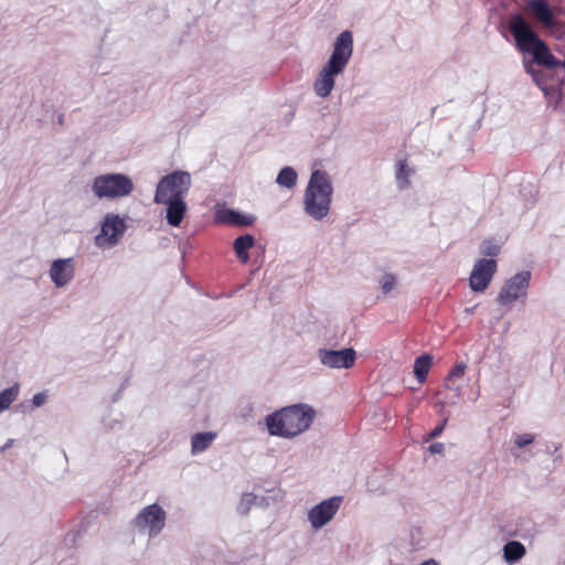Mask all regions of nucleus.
Wrapping results in <instances>:
<instances>
[{"label": "nucleus", "mask_w": 565, "mask_h": 565, "mask_svg": "<svg viewBox=\"0 0 565 565\" xmlns=\"http://www.w3.org/2000/svg\"><path fill=\"white\" fill-rule=\"evenodd\" d=\"M315 417L316 412L312 407L295 404L268 415L266 425L270 435L292 438L307 430Z\"/></svg>", "instance_id": "1"}, {"label": "nucleus", "mask_w": 565, "mask_h": 565, "mask_svg": "<svg viewBox=\"0 0 565 565\" xmlns=\"http://www.w3.org/2000/svg\"><path fill=\"white\" fill-rule=\"evenodd\" d=\"M353 52V38L350 31H343L337 38L330 60L320 71L315 84V93L319 97H328L333 87L334 78L343 72Z\"/></svg>", "instance_id": "2"}, {"label": "nucleus", "mask_w": 565, "mask_h": 565, "mask_svg": "<svg viewBox=\"0 0 565 565\" xmlns=\"http://www.w3.org/2000/svg\"><path fill=\"white\" fill-rule=\"evenodd\" d=\"M509 29L519 50L521 52L532 53L537 64L544 65L547 68L561 66L562 61L557 60L551 53L544 41L537 36L529 22L521 14L511 17Z\"/></svg>", "instance_id": "3"}, {"label": "nucleus", "mask_w": 565, "mask_h": 565, "mask_svg": "<svg viewBox=\"0 0 565 565\" xmlns=\"http://www.w3.org/2000/svg\"><path fill=\"white\" fill-rule=\"evenodd\" d=\"M332 193L333 188L329 174L320 170L313 171L305 191L306 213L318 221L324 218L330 212Z\"/></svg>", "instance_id": "4"}, {"label": "nucleus", "mask_w": 565, "mask_h": 565, "mask_svg": "<svg viewBox=\"0 0 565 565\" xmlns=\"http://www.w3.org/2000/svg\"><path fill=\"white\" fill-rule=\"evenodd\" d=\"M192 179L186 171H173L164 175L157 184L154 202H170L173 200H185Z\"/></svg>", "instance_id": "5"}, {"label": "nucleus", "mask_w": 565, "mask_h": 565, "mask_svg": "<svg viewBox=\"0 0 565 565\" xmlns=\"http://www.w3.org/2000/svg\"><path fill=\"white\" fill-rule=\"evenodd\" d=\"M132 180L122 173H106L95 178L93 192L99 199H118L128 196L134 191Z\"/></svg>", "instance_id": "6"}, {"label": "nucleus", "mask_w": 565, "mask_h": 565, "mask_svg": "<svg viewBox=\"0 0 565 565\" xmlns=\"http://www.w3.org/2000/svg\"><path fill=\"white\" fill-rule=\"evenodd\" d=\"M166 512L157 503L143 508L135 519L136 527L140 530L148 529L149 535L154 536L159 534L166 524Z\"/></svg>", "instance_id": "7"}, {"label": "nucleus", "mask_w": 565, "mask_h": 565, "mask_svg": "<svg viewBox=\"0 0 565 565\" xmlns=\"http://www.w3.org/2000/svg\"><path fill=\"white\" fill-rule=\"evenodd\" d=\"M530 279V271H521L511 277L504 284L498 296L499 303L502 306H508L513 303L520 297H524L529 288Z\"/></svg>", "instance_id": "8"}, {"label": "nucleus", "mask_w": 565, "mask_h": 565, "mask_svg": "<svg viewBox=\"0 0 565 565\" xmlns=\"http://www.w3.org/2000/svg\"><path fill=\"white\" fill-rule=\"evenodd\" d=\"M497 271L494 259H479L470 274L469 285L473 291L481 292L487 289Z\"/></svg>", "instance_id": "9"}, {"label": "nucleus", "mask_w": 565, "mask_h": 565, "mask_svg": "<svg viewBox=\"0 0 565 565\" xmlns=\"http://www.w3.org/2000/svg\"><path fill=\"white\" fill-rule=\"evenodd\" d=\"M342 503V497H332L315 505L308 513V519L315 529H320L330 522Z\"/></svg>", "instance_id": "10"}, {"label": "nucleus", "mask_w": 565, "mask_h": 565, "mask_svg": "<svg viewBox=\"0 0 565 565\" xmlns=\"http://www.w3.org/2000/svg\"><path fill=\"white\" fill-rule=\"evenodd\" d=\"M126 224L122 218L115 214L106 215L100 234L96 236V245L99 247L115 245L119 237L122 236Z\"/></svg>", "instance_id": "11"}, {"label": "nucleus", "mask_w": 565, "mask_h": 565, "mask_svg": "<svg viewBox=\"0 0 565 565\" xmlns=\"http://www.w3.org/2000/svg\"><path fill=\"white\" fill-rule=\"evenodd\" d=\"M319 358L322 364L333 369H350L354 365L356 353L354 349L320 350Z\"/></svg>", "instance_id": "12"}, {"label": "nucleus", "mask_w": 565, "mask_h": 565, "mask_svg": "<svg viewBox=\"0 0 565 565\" xmlns=\"http://www.w3.org/2000/svg\"><path fill=\"white\" fill-rule=\"evenodd\" d=\"M74 271L72 258L56 259L51 265L50 277L56 287H63L73 279Z\"/></svg>", "instance_id": "13"}, {"label": "nucleus", "mask_w": 565, "mask_h": 565, "mask_svg": "<svg viewBox=\"0 0 565 565\" xmlns=\"http://www.w3.org/2000/svg\"><path fill=\"white\" fill-rule=\"evenodd\" d=\"M526 8L544 26L555 25L553 11L546 0H527Z\"/></svg>", "instance_id": "14"}, {"label": "nucleus", "mask_w": 565, "mask_h": 565, "mask_svg": "<svg viewBox=\"0 0 565 565\" xmlns=\"http://www.w3.org/2000/svg\"><path fill=\"white\" fill-rule=\"evenodd\" d=\"M167 206V223L173 227H179L185 216L188 206L185 200H173L170 202H156Z\"/></svg>", "instance_id": "15"}, {"label": "nucleus", "mask_w": 565, "mask_h": 565, "mask_svg": "<svg viewBox=\"0 0 565 565\" xmlns=\"http://www.w3.org/2000/svg\"><path fill=\"white\" fill-rule=\"evenodd\" d=\"M217 221L224 224L247 226L253 223V217L241 214L233 210H225L217 213Z\"/></svg>", "instance_id": "16"}, {"label": "nucleus", "mask_w": 565, "mask_h": 565, "mask_svg": "<svg viewBox=\"0 0 565 565\" xmlns=\"http://www.w3.org/2000/svg\"><path fill=\"white\" fill-rule=\"evenodd\" d=\"M254 236L250 234L242 235L234 241L233 247L241 263L246 264L248 262V249L254 246Z\"/></svg>", "instance_id": "17"}, {"label": "nucleus", "mask_w": 565, "mask_h": 565, "mask_svg": "<svg viewBox=\"0 0 565 565\" xmlns=\"http://www.w3.org/2000/svg\"><path fill=\"white\" fill-rule=\"evenodd\" d=\"M433 364V358L429 354L418 356L414 362V374L419 384H424Z\"/></svg>", "instance_id": "18"}, {"label": "nucleus", "mask_w": 565, "mask_h": 565, "mask_svg": "<svg viewBox=\"0 0 565 565\" xmlns=\"http://www.w3.org/2000/svg\"><path fill=\"white\" fill-rule=\"evenodd\" d=\"M216 438L215 433L206 431V433H198L193 435L191 445H192V452H203L206 450L213 440Z\"/></svg>", "instance_id": "19"}, {"label": "nucleus", "mask_w": 565, "mask_h": 565, "mask_svg": "<svg viewBox=\"0 0 565 565\" xmlns=\"http://www.w3.org/2000/svg\"><path fill=\"white\" fill-rule=\"evenodd\" d=\"M525 547L518 541H510L503 547V556L507 562H516L525 555Z\"/></svg>", "instance_id": "20"}, {"label": "nucleus", "mask_w": 565, "mask_h": 565, "mask_svg": "<svg viewBox=\"0 0 565 565\" xmlns=\"http://www.w3.org/2000/svg\"><path fill=\"white\" fill-rule=\"evenodd\" d=\"M297 172L291 167H285L277 175V183L281 186L291 189L297 183Z\"/></svg>", "instance_id": "21"}, {"label": "nucleus", "mask_w": 565, "mask_h": 565, "mask_svg": "<svg viewBox=\"0 0 565 565\" xmlns=\"http://www.w3.org/2000/svg\"><path fill=\"white\" fill-rule=\"evenodd\" d=\"M411 173H412V170L408 168L406 160L398 161L397 170H396V180H397L401 189H406L409 186Z\"/></svg>", "instance_id": "22"}, {"label": "nucleus", "mask_w": 565, "mask_h": 565, "mask_svg": "<svg viewBox=\"0 0 565 565\" xmlns=\"http://www.w3.org/2000/svg\"><path fill=\"white\" fill-rule=\"evenodd\" d=\"M19 395V386L13 385L0 392V413L10 407Z\"/></svg>", "instance_id": "23"}, {"label": "nucleus", "mask_w": 565, "mask_h": 565, "mask_svg": "<svg viewBox=\"0 0 565 565\" xmlns=\"http://www.w3.org/2000/svg\"><path fill=\"white\" fill-rule=\"evenodd\" d=\"M383 294L391 292L396 286V277L393 274H385L380 280Z\"/></svg>", "instance_id": "24"}, {"label": "nucleus", "mask_w": 565, "mask_h": 565, "mask_svg": "<svg viewBox=\"0 0 565 565\" xmlns=\"http://www.w3.org/2000/svg\"><path fill=\"white\" fill-rule=\"evenodd\" d=\"M466 371V364L463 362H459L454 365V367L449 371L446 382L449 383L456 377H462Z\"/></svg>", "instance_id": "25"}, {"label": "nucleus", "mask_w": 565, "mask_h": 565, "mask_svg": "<svg viewBox=\"0 0 565 565\" xmlns=\"http://www.w3.org/2000/svg\"><path fill=\"white\" fill-rule=\"evenodd\" d=\"M500 247L490 241H484L481 246V253L486 256L494 257L499 254Z\"/></svg>", "instance_id": "26"}, {"label": "nucleus", "mask_w": 565, "mask_h": 565, "mask_svg": "<svg viewBox=\"0 0 565 565\" xmlns=\"http://www.w3.org/2000/svg\"><path fill=\"white\" fill-rule=\"evenodd\" d=\"M535 440V437L533 434H522L518 435L514 439V444L518 448H523L527 445H531Z\"/></svg>", "instance_id": "27"}, {"label": "nucleus", "mask_w": 565, "mask_h": 565, "mask_svg": "<svg viewBox=\"0 0 565 565\" xmlns=\"http://www.w3.org/2000/svg\"><path fill=\"white\" fill-rule=\"evenodd\" d=\"M255 497L252 493H245L242 497L241 503H239V510L242 513H247L249 507L254 503Z\"/></svg>", "instance_id": "28"}, {"label": "nucleus", "mask_w": 565, "mask_h": 565, "mask_svg": "<svg viewBox=\"0 0 565 565\" xmlns=\"http://www.w3.org/2000/svg\"><path fill=\"white\" fill-rule=\"evenodd\" d=\"M447 423V419L444 420V423L437 427H435L428 435V438L431 439V438H436L437 436H439L444 428H445V425Z\"/></svg>", "instance_id": "29"}, {"label": "nucleus", "mask_w": 565, "mask_h": 565, "mask_svg": "<svg viewBox=\"0 0 565 565\" xmlns=\"http://www.w3.org/2000/svg\"><path fill=\"white\" fill-rule=\"evenodd\" d=\"M46 396L43 393H38L33 396L32 403L34 406L39 407L45 403Z\"/></svg>", "instance_id": "30"}, {"label": "nucleus", "mask_w": 565, "mask_h": 565, "mask_svg": "<svg viewBox=\"0 0 565 565\" xmlns=\"http://www.w3.org/2000/svg\"><path fill=\"white\" fill-rule=\"evenodd\" d=\"M445 449L444 444L441 443H434L429 446V451L431 454H441Z\"/></svg>", "instance_id": "31"}, {"label": "nucleus", "mask_w": 565, "mask_h": 565, "mask_svg": "<svg viewBox=\"0 0 565 565\" xmlns=\"http://www.w3.org/2000/svg\"><path fill=\"white\" fill-rule=\"evenodd\" d=\"M12 443H13V440H12V439L8 440V441L4 444V446H3V447H1V449H0V450H4V449L9 448V447L12 445Z\"/></svg>", "instance_id": "32"}]
</instances>
